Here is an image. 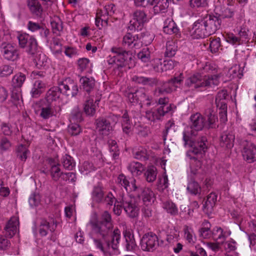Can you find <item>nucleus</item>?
Segmentation results:
<instances>
[{"mask_svg":"<svg viewBox=\"0 0 256 256\" xmlns=\"http://www.w3.org/2000/svg\"><path fill=\"white\" fill-rule=\"evenodd\" d=\"M117 182L123 186L126 191L134 192L136 194L140 187L136 184V181L133 177H118Z\"/></svg>","mask_w":256,"mask_h":256,"instance_id":"obj_17","label":"nucleus"},{"mask_svg":"<svg viewBox=\"0 0 256 256\" xmlns=\"http://www.w3.org/2000/svg\"><path fill=\"white\" fill-rule=\"evenodd\" d=\"M132 81L144 85L152 84L154 83V80L152 78H149L141 76H134L132 78Z\"/></svg>","mask_w":256,"mask_h":256,"instance_id":"obj_56","label":"nucleus"},{"mask_svg":"<svg viewBox=\"0 0 256 256\" xmlns=\"http://www.w3.org/2000/svg\"><path fill=\"white\" fill-rule=\"evenodd\" d=\"M168 177H159L157 186L159 190H163L168 187Z\"/></svg>","mask_w":256,"mask_h":256,"instance_id":"obj_63","label":"nucleus"},{"mask_svg":"<svg viewBox=\"0 0 256 256\" xmlns=\"http://www.w3.org/2000/svg\"><path fill=\"white\" fill-rule=\"evenodd\" d=\"M201 70V74L196 73L186 78L184 86L188 89L186 91L218 85L220 72L216 64L206 62L202 66Z\"/></svg>","mask_w":256,"mask_h":256,"instance_id":"obj_3","label":"nucleus"},{"mask_svg":"<svg viewBox=\"0 0 256 256\" xmlns=\"http://www.w3.org/2000/svg\"><path fill=\"white\" fill-rule=\"evenodd\" d=\"M13 68L8 65H2L0 66V76H6L12 73Z\"/></svg>","mask_w":256,"mask_h":256,"instance_id":"obj_61","label":"nucleus"},{"mask_svg":"<svg viewBox=\"0 0 256 256\" xmlns=\"http://www.w3.org/2000/svg\"><path fill=\"white\" fill-rule=\"evenodd\" d=\"M28 6L30 10L34 14L39 16L42 12L40 4L38 0H28Z\"/></svg>","mask_w":256,"mask_h":256,"instance_id":"obj_37","label":"nucleus"},{"mask_svg":"<svg viewBox=\"0 0 256 256\" xmlns=\"http://www.w3.org/2000/svg\"><path fill=\"white\" fill-rule=\"evenodd\" d=\"M58 108L54 106L53 104L44 103L40 109L38 110V113L43 119H48L53 116H56Z\"/></svg>","mask_w":256,"mask_h":256,"instance_id":"obj_16","label":"nucleus"},{"mask_svg":"<svg viewBox=\"0 0 256 256\" xmlns=\"http://www.w3.org/2000/svg\"><path fill=\"white\" fill-rule=\"evenodd\" d=\"M68 132L72 135L76 136L81 132V128L77 124H71L68 128Z\"/></svg>","mask_w":256,"mask_h":256,"instance_id":"obj_64","label":"nucleus"},{"mask_svg":"<svg viewBox=\"0 0 256 256\" xmlns=\"http://www.w3.org/2000/svg\"><path fill=\"white\" fill-rule=\"evenodd\" d=\"M226 40L229 44L234 46L242 44L238 36H236L232 32H227L223 34Z\"/></svg>","mask_w":256,"mask_h":256,"instance_id":"obj_44","label":"nucleus"},{"mask_svg":"<svg viewBox=\"0 0 256 256\" xmlns=\"http://www.w3.org/2000/svg\"><path fill=\"white\" fill-rule=\"evenodd\" d=\"M116 200L115 198L111 192H108L105 194L102 190V188L97 186V202H102L112 206Z\"/></svg>","mask_w":256,"mask_h":256,"instance_id":"obj_24","label":"nucleus"},{"mask_svg":"<svg viewBox=\"0 0 256 256\" xmlns=\"http://www.w3.org/2000/svg\"><path fill=\"white\" fill-rule=\"evenodd\" d=\"M65 94H64V90L61 88V84L58 87L54 86L47 92L46 94V100L48 104H53L54 106L60 109V107L66 102Z\"/></svg>","mask_w":256,"mask_h":256,"instance_id":"obj_5","label":"nucleus"},{"mask_svg":"<svg viewBox=\"0 0 256 256\" xmlns=\"http://www.w3.org/2000/svg\"><path fill=\"white\" fill-rule=\"evenodd\" d=\"M50 164L52 166L50 169V174L52 176H60L62 173L60 172V165L57 164L58 160H50L49 161Z\"/></svg>","mask_w":256,"mask_h":256,"instance_id":"obj_52","label":"nucleus"},{"mask_svg":"<svg viewBox=\"0 0 256 256\" xmlns=\"http://www.w3.org/2000/svg\"><path fill=\"white\" fill-rule=\"evenodd\" d=\"M94 98H90L86 102L84 106V110L88 115H94L96 112V103Z\"/></svg>","mask_w":256,"mask_h":256,"instance_id":"obj_38","label":"nucleus"},{"mask_svg":"<svg viewBox=\"0 0 256 256\" xmlns=\"http://www.w3.org/2000/svg\"><path fill=\"white\" fill-rule=\"evenodd\" d=\"M46 88V84L41 80H38L34 81L30 91L32 98H37L42 94Z\"/></svg>","mask_w":256,"mask_h":256,"instance_id":"obj_26","label":"nucleus"},{"mask_svg":"<svg viewBox=\"0 0 256 256\" xmlns=\"http://www.w3.org/2000/svg\"><path fill=\"white\" fill-rule=\"evenodd\" d=\"M235 136L232 132H224L221 136L220 144L222 146L231 148L234 146Z\"/></svg>","mask_w":256,"mask_h":256,"instance_id":"obj_27","label":"nucleus"},{"mask_svg":"<svg viewBox=\"0 0 256 256\" xmlns=\"http://www.w3.org/2000/svg\"><path fill=\"white\" fill-rule=\"evenodd\" d=\"M146 109V116L150 121H154L155 120L160 119L162 116H164L166 113L171 110L170 105L160 106L157 108L156 113H154L152 110Z\"/></svg>","mask_w":256,"mask_h":256,"instance_id":"obj_18","label":"nucleus"},{"mask_svg":"<svg viewBox=\"0 0 256 256\" xmlns=\"http://www.w3.org/2000/svg\"><path fill=\"white\" fill-rule=\"evenodd\" d=\"M62 162L64 168L68 170H72L76 166L74 159L68 154L63 156Z\"/></svg>","mask_w":256,"mask_h":256,"instance_id":"obj_43","label":"nucleus"},{"mask_svg":"<svg viewBox=\"0 0 256 256\" xmlns=\"http://www.w3.org/2000/svg\"><path fill=\"white\" fill-rule=\"evenodd\" d=\"M148 20L146 14L143 10H136L133 14L132 18L130 22L128 28L132 31L141 30Z\"/></svg>","mask_w":256,"mask_h":256,"instance_id":"obj_10","label":"nucleus"},{"mask_svg":"<svg viewBox=\"0 0 256 256\" xmlns=\"http://www.w3.org/2000/svg\"><path fill=\"white\" fill-rule=\"evenodd\" d=\"M190 34L193 38H204L210 36L202 18L196 20L192 24Z\"/></svg>","mask_w":256,"mask_h":256,"instance_id":"obj_13","label":"nucleus"},{"mask_svg":"<svg viewBox=\"0 0 256 256\" xmlns=\"http://www.w3.org/2000/svg\"><path fill=\"white\" fill-rule=\"evenodd\" d=\"M244 158L248 162L252 163L256 160V146L248 142L242 151Z\"/></svg>","mask_w":256,"mask_h":256,"instance_id":"obj_19","label":"nucleus"},{"mask_svg":"<svg viewBox=\"0 0 256 256\" xmlns=\"http://www.w3.org/2000/svg\"><path fill=\"white\" fill-rule=\"evenodd\" d=\"M162 208L168 214L176 216L178 213V210L176 204L171 201L166 200L162 203Z\"/></svg>","mask_w":256,"mask_h":256,"instance_id":"obj_41","label":"nucleus"},{"mask_svg":"<svg viewBox=\"0 0 256 256\" xmlns=\"http://www.w3.org/2000/svg\"><path fill=\"white\" fill-rule=\"evenodd\" d=\"M177 46L173 41H168L166 44V50L165 56L168 57H172L176 54Z\"/></svg>","mask_w":256,"mask_h":256,"instance_id":"obj_46","label":"nucleus"},{"mask_svg":"<svg viewBox=\"0 0 256 256\" xmlns=\"http://www.w3.org/2000/svg\"><path fill=\"white\" fill-rule=\"evenodd\" d=\"M113 227L110 214L108 211L102 212L97 220V248L104 254L118 248L120 231L118 228L112 230Z\"/></svg>","mask_w":256,"mask_h":256,"instance_id":"obj_2","label":"nucleus"},{"mask_svg":"<svg viewBox=\"0 0 256 256\" xmlns=\"http://www.w3.org/2000/svg\"><path fill=\"white\" fill-rule=\"evenodd\" d=\"M125 239V246L128 251H132L136 247V243L134 238V236L130 230H125L123 232Z\"/></svg>","mask_w":256,"mask_h":256,"instance_id":"obj_29","label":"nucleus"},{"mask_svg":"<svg viewBox=\"0 0 256 256\" xmlns=\"http://www.w3.org/2000/svg\"><path fill=\"white\" fill-rule=\"evenodd\" d=\"M122 44L130 48H138L142 46V42L137 35L127 33L123 38Z\"/></svg>","mask_w":256,"mask_h":256,"instance_id":"obj_23","label":"nucleus"},{"mask_svg":"<svg viewBox=\"0 0 256 256\" xmlns=\"http://www.w3.org/2000/svg\"><path fill=\"white\" fill-rule=\"evenodd\" d=\"M220 109V118L222 122H225L227 121V106L226 104H222V106H219Z\"/></svg>","mask_w":256,"mask_h":256,"instance_id":"obj_60","label":"nucleus"},{"mask_svg":"<svg viewBox=\"0 0 256 256\" xmlns=\"http://www.w3.org/2000/svg\"><path fill=\"white\" fill-rule=\"evenodd\" d=\"M18 218L15 216L12 217L4 228L6 236L10 238L13 237L18 230Z\"/></svg>","mask_w":256,"mask_h":256,"instance_id":"obj_22","label":"nucleus"},{"mask_svg":"<svg viewBox=\"0 0 256 256\" xmlns=\"http://www.w3.org/2000/svg\"><path fill=\"white\" fill-rule=\"evenodd\" d=\"M220 46V39L219 38H217L215 39H213L210 43V50L212 52H216L218 51Z\"/></svg>","mask_w":256,"mask_h":256,"instance_id":"obj_62","label":"nucleus"},{"mask_svg":"<svg viewBox=\"0 0 256 256\" xmlns=\"http://www.w3.org/2000/svg\"><path fill=\"white\" fill-rule=\"evenodd\" d=\"M122 204L124 210L130 218H136L138 216L139 208L134 198L126 195L122 196Z\"/></svg>","mask_w":256,"mask_h":256,"instance_id":"obj_11","label":"nucleus"},{"mask_svg":"<svg viewBox=\"0 0 256 256\" xmlns=\"http://www.w3.org/2000/svg\"><path fill=\"white\" fill-rule=\"evenodd\" d=\"M178 62L172 60H164L162 64L160 66H156L157 72H162L168 70H171L176 66Z\"/></svg>","mask_w":256,"mask_h":256,"instance_id":"obj_39","label":"nucleus"},{"mask_svg":"<svg viewBox=\"0 0 256 256\" xmlns=\"http://www.w3.org/2000/svg\"><path fill=\"white\" fill-rule=\"evenodd\" d=\"M133 154L135 158L145 160L148 158L150 152L146 148L140 146L133 150Z\"/></svg>","mask_w":256,"mask_h":256,"instance_id":"obj_34","label":"nucleus"},{"mask_svg":"<svg viewBox=\"0 0 256 256\" xmlns=\"http://www.w3.org/2000/svg\"><path fill=\"white\" fill-rule=\"evenodd\" d=\"M138 58L143 62H147L150 60V52L148 48H144L138 54Z\"/></svg>","mask_w":256,"mask_h":256,"instance_id":"obj_53","label":"nucleus"},{"mask_svg":"<svg viewBox=\"0 0 256 256\" xmlns=\"http://www.w3.org/2000/svg\"><path fill=\"white\" fill-rule=\"evenodd\" d=\"M112 52L108 60L109 64H115L118 68L124 67L127 64L128 52L117 48H112Z\"/></svg>","mask_w":256,"mask_h":256,"instance_id":"obj_7","label":"nucleus"},{"mask_svg":"<svg viewBox=\"0 0 256 256\" xmlns=\"http://www.w3.org/2000/svg\"><path fill=\"white\" fill-rule=\"evenodd\" d=\"M248 32V30L246 28H242L238 32V36L240 40V42L242 44L243 43H246L249 40Z\"/></svg>","mask_w":256,"mask_h":256,"instance_id":"obj_59","label":"nucleus"},{"mask_svg":"<svg viewBox=\"0 0 256 256\" xmlns=\"http://www.w3.org/2000/svg\"><path fill=\"white\" fill-rule=\"evenodd\" d=\"M190 126L188 127L183 132V140L184 146L192 148V150L187 152V156L191 160L190 171L192 175L196 174L198 168L200 165V162L193 154H197L206 149V138L204 137L199 138L196 141L195 136L197 131L201 130L206 123L204 117L199 113H196L190 117Z\"/></svg>","mask_w":256,"mask_h":256,"instance_id":"obj_1","label":"nucleus"},{"mask_svg":"<svg viewBox=\"0 0 256 256\" xmlns=\"http://www.w3.org/2000/svg\"><path fill=\"white\" fill-rule=\"evenodd\" d=\"M125 95L131 103L140 102L142 108H146L154 104L152 102V97L146 94L144 88H140L136 90H128Z\"/></svg>","mask_w":256,"mask_h":256,"instance_id":"obj_4","label":"nucleus"},{"mask_svg":"<svg viewBox=\"0 0 256 256\" xmlns=\"http://www.w3.org/2000/svg\"><path fill=\"white\" fill-rule=\"evenodd\" d=\"M207 0H190L189 6L193 9L204 8L208 6Z\"/></svg>","mask_w":256,"mask_h":256,"instance_id":"obj_51","label":"nucleus"},{"mask_svg":"<svg viewBox=\"0 0 256 256\" xmlns=\"http://www.w3.org/2000/svg\"><path fill=\"white\" fill-rule=\"evenodd\" d=\"M128 170L134 176H138L142 174L144 176H156V169L154 166H148L145 169L144 166L139 162H132L128 166Z\"/></svg>","mask_w":256,"mask_h":256,"instance_id":"obj_6","label":"nucleus"},{"mask_svg":"<svg viewBox=\"0 0 256 256\" xmlns=\"http://www.w3.org/2000/svg\"><path fill=\"white\" fill-rule=\"evenodd\" d=\"M57 224L54 220L52 223H50L46 220H42L39 226V233L41 236H46L48 234V231L50 230L51 232H54Z\"/></svg>","mask_w":256,"mask_h":256,"instance_id":"obj_28","label":"nucleus"},{"mask_svg":"<svg viewBox=\"0 0 256 256\" xmlns=\"http://www.w3.org/2000/svg\"><path fill=\"white\" fill-rule=\"evenodd\" d=\"M78 69L80 71H84L87 68H90L92 64L90 63L88 59L86 58H80L78 60Z\"/></svg>","mask_w":256,"mask_h":256,"instance_id":"obj_54","label":"nucleus"},{"mask_svg":"<svg viewBox=\"0 0 256 256\" xmlns=\"http://www.w3.org/2000/svg\"><path fill=\"white\" fill-rule=\"evenodd\" d=\"M202 227L200 230V236L204 238H210L212 236V232L210 230L211 225L207 220H204L202 224Z\"/></svg>","mask_w":256,"mask_h":256,"instance_id":"obj_40","label":"nucleus"},{"mask_svg":"<svg viewBox=\"0 0 256 256\" xmlns=\"http://www.w3.org/2000/svg\"><path fill=\"white\" fill-rule=\"evenodd\" d=\"M228 96L226 90H222L219 92L216 98V104L218 107L220 106L222 104H226L224 100Z\"/></svg>","mask_w":256,"mask_h":256,"instance_id":"obj_49","label":"nucleus"},{"mask_svg":"<svg viewBox=\"0 0 256 256\" xmlns=\"http://www.w3.org/2000/svg\"><path fill=\"white\" fill-rule=\"evenodd\" d=\"M163 30L166 34H172L178 33V29L172 19L167 18L164 22Z\"/></svg>","mask_w":256,"mask_h":256,"instance_id":"obj_32","label":"nucleus"},{"mask_svg":"<svg viewBox=\"0 0 256 256\" xmlns=\"http://www.w3.org/2000/svg\"><path fill=\"white\" fill-rule=\"evenodd\" d=\"M64 53L70 58H74L79 55L78 50L76 48L71 46L65 47Z\"/></svg>","mask_w":256,"mask_h":256,"instance_id":"obj_58","label":"nucleus"},{"mask_svg":"<svg viewBox=\"0 0 256 256\" xmlns=\"http://www.w3.org/2000/svg\"><path fill=\"white\" fill-rule=\"evenodd\" d=\"M80 82L83 88L88 92L94 88L95 84V80L92 78L82 77L80 79Z\"/></svg>","mask_w":256,"mask_h":256,"instance_id":"obj_42","label":"nucleus"},{"mask_svg":"<svg viewBox=\"0 0 256 256\" xmlns=\"http://www.w3.org/2000/svg\"><path fill=\"white\" fill-rule=\"evenodd\" d=\"M159 246L158 237L152 232L145 234L141 240V248L144 251L153 252Z\"/></svg>","mask_w":256,"mask_h":256,"instance_id":"obj_9","label":"nucleus"},{"mask_svg":"<svg viewBox=\"0 0 256 256\" xmlns=\"http://www.w3.org/2000/svg\"><path fill=\"white\" fill-rule=\"evenodd\" d=\"M2 54L4 58L10 60H15L18 58V53L16 48L10 44H7L2 49Z\"/></svg>","mask_w":256,"mask_h":256,"instance_id":"obj_25","label":"nucleus"},{"mask_svg":"<svg viewBox=\"0 0 256 256\" xmlns=\"http://www.w3.org/2000/svg\"><path fill=\"white\" fill-rule=\"evenodd\" d=\"M184 238L188 241V242L190 244H192L194 242L196 237L194 234L193 230L189 228L187 226H185L184 228Z\"/></svg>","mask_w":256,"mask_h":256,"instance_id":"obj_45","label":"nucleus"},{"mask_svg":"<svg viewBox=\"0 0 256 256\" xmlns=\"http://www.w3.org/2000/svg\"><path fill=\"white\" fill-rule=\"evenodd\" d=\"M61 88L64 90V94H65L66 97L70 94L74 96L78 92V86L74 82L68 84L66 82H63L61 84Z\"/></svg>","mask_w":256,"mask_h":256,"instance_id":"obj_31","label":"nucleus"},{"mask_svg":"<svg viewBox=\"0 0 256 256\" xmlns=\"http://www.w3.org/2000/svg\"><path fill=\"white\" fill-rule=\"evenodd\" d=\"M26 80V76L22 73H18L14 75L12 80V85L14 87H21Z\"/></svg>","mask_w":256,"mask_h":256,"instance_id":"obj_48","label":"nucleus"},{"mask_svg":"<svg viewBox=\"0 0 256 256\" xmlns=\"http://www.w3.org/2000/svg\"><path fill=\"white\" fill-rule=\"evenodd\" d=\"M212 236L215 240H224L225 238V236L222 229L220 227L214 228L212 232Z\"/></svg>","mask_w":256,"mask_h":256,"instance_id":"obj_55","label":"nucleus"},{"mask_svg":"<svg viewBox=\"0 0 256 256\" xmlns=\"http://www.w3.org/2000/svg\"><path fill=\"white\" fill-rule=\"evenodd\" d=\"M17 38L20 48H26V51L30 54H34L38 48L36 39L29 34L18 33Z\"/></svg>","mask_w":256,"mask_h":256,"instance_id":"obj_8","label":"nucleus"},{"mask_svg":"<svg viewBox=\"0 0 256 256\" xmlns=\"http://www.w3.org/2000/svg\"><path fill=\"white\" fill-rule=\"evenodd\" d=\"M17 156L22 161H26L28 158L30 151L28 150V146L26 144H19L16 148Z\"/></svg>","mask_w":256,"mask_h":256,"instance_id":"obj_35","label":"nucleus"},{"mask_svg":"<svg viewBox=\"0 0 256 256\" xmlns=\"http://www.w3.org/2000/svg\"><path fill=\"white\" fill-rule=\"evenodd\" d=\"M97 129H98L100 135L104 136H108L112 128L108 122L105 119H102L97 122Z\"/></svg>","mask_w":256,"mask_h":256,"instance_id":"obj_30","label":"nucleus"},{"mask_svg":"<svg viewBox=\"0 0 256 256\" xmlns=\"http://www.w3.org/2000/svg\"><path fill=\"white\" fill-rule=\"evenodd\" d=\"M208 122L206 123V127L213 128L214 123L218 120V118L216 116L215 112L211 110H209L208 112Z\"/></svg>","mask_w":256,"mask_h":256,"instance_id":"obj_50","label":"nucleus"},{"mask_svg":"<svg viewBox=\"0 0 256 256\" xmlns=\"http://www.w3.org/2000/svg\"><path fill=\"white\" fill-rule=\"evenodd\" d=\"M187 190L192 194H200L201 188L198 184L195 181H192L188 184Z\"/></svg>","mask_w":256,"mask_h":256,"instance_id":"obj_47","label":"nucleus"},{"mask_svg":"<svg viewBox=\"0 0 256 256\" xmlns=\"http://www.w3.org/2000/svg\"><path fill=\"white\" fill-rule=\"evenodd\" d=\"M34 60L36 66L38 68H45L48 66V58L44 54L40 53L36 56Z\"/></svg>","mask_w":256,"mask_h":256,"instance_id":"obj_36","label":"nucleus"},{"mask_svg":"<svg viewBox=\"0 0 256 256\" xmlns=\"http://www.w3.org/2000/svg\"><path fill=\"white\" fill-rule=\"evenodd\" d=\"M138 198H142L144 203L146 206L151 204L156 199L154 192L149 188H142L136 194Z\"/></svg>","mask_w":256,"mask_h":256,"instance_id":"obj_21","label":"nucleus"},{"mask_svg":"<svg viewBox=\"0 0 256 256\" xmlns=\"http://www.w3.org/2000/svg\"><path fill=\"white\" fill-rule=\"evenodd\" d=\"M233 0H218L216 4V11L220 13L222 16L225 18H232L234 15V10L232 8L226 7L232 6Z\"/></svg>","mask_w":256,"mask_h":256,"instance_id":"obj_14","label":"nucleus"},{"mask_svg":"<svg viewBox=\"0 0 256 256\" xmlns=\"http://www.w3.org/2000/svg\"><path fill=\"white\" fill-rule=\"evenodd\" d=\"M218 196L214 192L210 194L206 198V200L204 204V208L208 212H211L217 202Z\"/></svg>","mask_w":256,"mask_h":256,"instance_id":"obj_33","label":"nucleus"},{"mask_svg":"<svg viewBox=\"0 0 256 256\" xmlns=\"http://www.w3.org/2000/svg\"><path fill=\"white\" fill-rule=\"evenodd\" d=\"M51 26L53 32L56 34L62 29V23L58 18H56L51 21Z\"/></svg>","mask_w":256,"mask_h":256,"instance_id":"obj_57","label":"nucleus"},{"mask_svg":"<svg viewBox=\"0 0 256 256\" xmlns=\"http://www.w3.org/2000/svg\"><path fill=\"white\" fill-rule=\"evenodd\" d=\"M202 19L210 36L214 34L220 28L221 20L216 16L210 14Z\"/></svg>","mask_w":256,"mask_h":256,"instance_id":"obj_15","label":"nucleus"},{"mask_svg":"<svg viewBox=\"0 0 256 256\" xmlns=\"http://www.w3.org/2000/svg\"><path fill=\"white\" fill-rule=\"evenodd\" d=\"M138 6H145L148 4L154 6V13L164 12L168 6V0H135Z\"/></svg>","mask_w":256,"mask_h":256,"instance_id":"obj_12","label":"nucleus"},{"mask_svg":"<svg viewBox=\"0 0 256 256\" xmlns=\"http://www.w3.org/2000/svg\"><path fill=\"white\" fill-rule=\"evenodd\" d=\"M116 10V8L113 4H110L105 5L103 7V10L100 8V10L97 9V27L98 26V24L100 20L102 22H104V23H106L107 19L106 18H102V17H105L107 16H112Z\"/></svg>","mask_w":256,"mask_h":256,"instance_id":"obj_20","label":"nucleus"}]
</instances>
